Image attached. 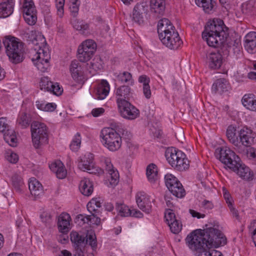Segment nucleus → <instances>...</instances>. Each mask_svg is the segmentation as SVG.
<instances>
[{"label": "nucleus", "mask_w": 256, "mask_h": 256, "mask_svg": "<svg viewBox=\"0 0 256 256\" xmlns=\"http://www.w3.org/2000/svg\"><path fill=\"white\" fill-rule=\"evenodd\" d=\"M228 84L224 78H219L216 80L212 85V90L215 93L222 94L228 90Z\"/></svg>", "instance_id": "obj_31"}, {"label": "nucleus", "mask_w": 256, "mask_h": 256, "mask_svg": "<svg viewBox=\"0 0 256 256\" xmlns=\"http://www.w3.org/2000/svg\"><path fill=\"white\" fill-rule=\"evenodd\" d=\"M41 222L42 223H50L52 222V216L48 212H43L40 214Z\"/></svg>", "instance_id": "obj_53"}, {"label": "nucleus", "mask_w": 256, "mask_h": 256, "mask_svg": "<svg viewBox=\"0 0 256 256\" xmlns=\"http://www.w3.org/2000/svg\"><path fill=\"white\" fill-rule=\"evenodd\" d=\"M73 27L80 34L88 35L90 34L89 24L82 20H76L72 22Z\"/></svg>", "instance_id": "obj_32"}, {"label": "nucleus", "mask_w": 256, "mask_h": 256, "mask_svg": "<svg viewBox=\"0 0 256 256\" xmlns=\"http://www.w3.org/2000/svg\"><path fill=\"white\" fill-rule=\"evenodd\" d=\"M110 92V85L108 82L102 80L96 90V96L98 100H104L108 94Z\"/></svg>", "instance_id": "obj_30"}, {"label": "nucleus", "mask_w": 256, "mask_h": 256, "mask_svg": "<svg viewBox=\"0 0 256 256\" xmlns=\"http://www.w3.org/2000/svg\"><path fill=\"white\" fill-rule=\"evenodd\" d=\"M50 168L54 172L56 177L60 179L64 178L66 172L64 168L63 164L60 160L56 161L49 165Z\"/></svg>", "instance_id": "obj_25"}, {"label": "nucleus", "mask_w": 256, "mask_h": 256, "mask_svg": "<svg viewBox=\"0 0 256 256\" xmlns=\"http://www.w3.org/2000/svg\"><path fill=\"white\" fill-rule=\"evenodd\" d=\"M196 4L202 6L204 10L207 13H210L214 10L216 2L214 0H196Z\"/></svg>", "instance_id": "obj_33"}, {"label": "nucleus", "mask_w": 256, "mask_h": 256, "mask_svg": "<svg viewBox=\"0 0 256 256\" xmlns=\"http://www.w3.org/2000/svg\"><path fill=\"white\" fill-rule=\"evenodd\" d=\"M22 7L25 21L29 25H34L37 18L36 10L32 0H24Z\"/></svg>", "instance_id": "obj_11"}, {"label": "nucleus", "mask_w": 256, "mask_h": 256, "mask_svg": "<svg viewBox=\"0 0 256 256\" xmlns=\"http://www.w3.org/2000/svg\"><path fill=\"white\" fill-rule=\"evenodd\" d=\"M165 184L170 192H175L174 188H178V186H181L180 182L178 180V178L170 174H167L164 176ZM181 188V187L180 188Z\"/></svg>", "instance_id": "obj_24"}, {"label": "nucleus", "mask_w": 256, "mask_h": 256, "mask_svg": "<svg viewBox=\"0 0 256 256\" xmlns=\"http://www.w3.org/2000/svg\"><path fill=\"white\" fill-rule=\"evenodd\" d=\"M243 106L247 109L256 112V96L252 94H246L242 98Z\"/></svg>", "instance_id": "obj_27"}, {"label": "nucleus", "mask_w": 256, "mask_h": 256, "mask_svg": "<svg viewBox=\"0 0 256 256\" xmlns=\"http://www.w3.org/2000/svg\"><path fill=\"white\" fill-rule=\"evenodd\" d=\"M100 207L101 202L100 198H93L87 204L88 210L92 214L93 221H94L93 224H98L100 222V218L98 216L100 213L98 208Z\"/></svg>", "instance_id": "obj_18"}, {"label": "nucleus", "mask_w": 256, "mask_h": 256, "mask_svg": "<svg viewBox=\"0 0 256 256\" xmlns=\"http://www.w3.org/2000/svg\"><path fill=\"white\" fill-rule=\"evenodd\" d=\"M136 202L138 207L146 214L152 210L151 202L148 196L144 192H137L136 196Z\"/></svg>", "instance_id": "obj_16"}, {"label": "nucleus", "mask_w": 256, "mask_h": 256, "mask_svg": "<svg viewBox=\"0 0 256 256\" xmlns=\"http://www.w3.org/2000/svg\"><path fill=\"white\" fill-rule=\"evenodd\" d=\"M79 189L82 194L86 196H89L93 192L92 182L87 178L82 180L80 181L79 184Z\"/></svg>", "instance_id": "obj_29"}, {"label": "nucleus", "mask_w": 256, "mask_h": 256, "mask_svg": "<svg viewBox=\"0 0 256 256\" xmlns=\"http://www.w3.org/2000/svg\"><path fill=\"white\" fill-rule=\"evenodd\" d=\"M185 240L190 249L204 253V256H222L220 252L210 248L224 245L227 242L222 232L214 227L195 230L187 236Z\"/></svg>", "instance_id": "obj_1"}, {"label": "nucleus", "mask_w": 256, "mask_h": 256, "mask_svg": "<svg viewBox=\"0 0 256 256\" xmlns=\"http://www.w3.org/2000/svg\"><path fill=\"white\" fill-rule=\"evenodd\" d=\"M4 138L6 142H8L10 138L12 137V136L14 135L15 132L14 130H10L9 128L4 131Z\"/></svg>", "instance_id": "obj_60"}, {"label": "nucleus", "mask_w": 256, "mask_h": 256, "mask_svg": "<svg viewBox=\"0 0 256 256\" xmlns=\"http://www.w3.org/2000/svg\"><path fill=\"white\" fill-rule=\"evenodd\" d=\"M222 56L218 52H212L206 54V64L211 70L220 68L222 64Z\"/></svg>", "instance_id": "obj_17"}, {"label": "nucleus", "mask_w": 256, "mask_h": 256, "mask_svg": "<svg viewBox=\"0 0 256 256\" xmlns=\"http://www.w3.org/2000/svg\"><path fill=\"white\" fill-rule=\"evenodd\" d=\"M85 238L86 244L90 246L93 250H96L97 248V240L94 231L91 230H88Z\"/></svg>", "instance_id": "obj_39"}, {"label": "nucleus", "mask_w": 256, "mask_h": 256, "mask_svg": "<svg viewBox=\"0 0 256 256\" xmlns=\"http://www.w3.org/2000/svg\"><path fill=\"white\" fill-rule=\"evenodd\" d=\"M164 218L166 224H174L175 222L176 224H178L174 214L170 211H168L165 213Z\"/></svg>", "instance_id": "obj_50"}, {"label": "nucleus", "mask_w": 256, "mask_h": 256, "mask_svg": "<svg viewBox=\"0 0 256 256\" xmlns=\"http://www.w3.org/2000/svg\"><path fill=\"white\" fill-rule=\"evenodd\" d=\"M216 154V158L230 170L240 160L234 152L226 147L217 148Z\"/></svg>", "instance_id": "obj_8"}, {"label": "nucleus", "mask_w": 256, "mask_h": 256, "mask_svg": "<svg viewBox=\"0 0 256 256\" xmlns=\"http://www.w3.org/2000/svg\"><path fill=\"white\" fill-rule=\"evenodd\" d=\"M231 170L236 172L238 176L244 180L250 182L254 178L253 172L248 166L243 164L240 160L236 164L232 167Z\"/></svg>", "instance_id": "obj_12"}, {"label": "nucleus", "mask_w": 256, "mask_h": 256, "mask_svg": "<svg viewBox=\"0 0 256 256\" xmlns=\"http://www.w3.org/2000/svg\"><path fill=\"white\" fill-rule=\"evenodd\" d=\"M104 112V110L103 108H96L92 110V114L94 116L97 117L103 114Z\"/></svg>", "instance_id": "obj_63"}, {"label": "nucleus", "mask_w": 256, "mask_h": 256, "mask_svg": "<svg viewBox=\"0 0 256 256\" xmlns=\"http://www.w3.org/2000/svg\"><path fill=\"white\" fill-rule=\"evenodd\" d=\"M30 40L35 46L34 50H38V52H42V56H44V48L46 45L45 38L40 33L36 31H32L28 36Z\"/></svg>", "instance_id": "obj_15"}, {"label": "nucleus", "mask_w": 256, "mask_h": 256, "mask_svg": "<svg viewBox=\"0 0 256 256\" xmlns=\"http://www.w3.org/2000/svg\"><path fill=\"white\" fill-rule=\"evenodd\" d=\"M116 77L118 80L122 84H128L130 86L134 84L132 74L128 72H120Z\"/></svg>", "instance_id": "obj_36"}, {"label": "nucleus", "mask_w": 256, "mask_h": 256, "mask_svg": "<svg viewBox=\"0 0 256 256\" xmlns=\"http://www.w3.org/2000/svg\"><path fill=\"white\" fill-rule=\"evenodd\" d=\"M14 0H7L0 4V18H5L10 16L14 12Z\"/></svg>", "instance_id": "obj_23"}, {"label": "nucleus", "mask_w": 256, "mask_h": 256, "mask_svg": "<svg viewBox=\"0 0 256 256\" xmlns=\"http://www.w3.org/2000/svg\"><path fill=\"white\" fill-rule=\"evenodd\" d=\"M78 166L80 170L92 174L100 175L104 173V170L95 166L93 154L91 153L80 156L78 160Z\"/></svg>", "instance_id": "obj_9"}, {"label": "nucleus", "mask_w": 256, "mask_h": 256, "mask_svg": "<svg viewBox=\"0 0 256 256\" xmlns=\"http://www.w3.org/2000/svg\"><path fill=\"white\" fill-rule=\"evenodd\" d=\"M3 44L10 62L17 64L23 61L24 58L23 42L14 36H8L4 37Z\"/></svg>", "instance_id": "obj_3"}, {"label": "nucleus", "mask_w": 256, "mask_h": 256, "mask_svg": "<svg viewBox=\"0 0 256 256\" xmlns=\"http://www.w3.org/2000/svg\"><path fill=\"white\" fill-rule=\"evenodd\" d=\"M158 169L155 164H151L146 168V174L148 181L154 183L158 179Z\"/></svg>", "instance_id": "obj_35"}, {"label": "nucleus", "mask_w": 256, "mask_h": 256, "mask_svg": "<svg viewBox=\"0 0 256 256\" xmlns=\"http://www.w3.org/2000/svg\"><path fill=\"white\" fill-rule=\"evenodd\" d=\"M70 70L73 79L76 82L80 81L82 78V68L77 60L72 61L70 66Z\"/></svg>", "instance_id": "obj_20"}, {"label": "nucleus", "mask_w": 256, "mask_h": 256, "mask_svg": "<svg viewBox=\"0 0 256 256\" xmlns=\"http://www.w3.org/2000/svg\"><path fill=\"white\" fill-rule=\"evenodd\" d=\"M120 116L124 118L133 120L140 116L139 110L130 102L118 104Z\"/></svg>", "instance_id": "obj_10"}, {"label": "nucleus", "mask_w": 256, "mask_h": 256, "mask_svg": "<svg viewBox=\"0 0 256 256\" xmlns=\"http://www.w3.org/2000/svg\"><path fill=\"white\" fill-rule=\"evenodd\" d=\"M6 159L10 162L16 164L18 160V157L16 154L11 152L10 154L8 153Z\"/></svg>", "instance_id": "obj_56"}, {"label": "nucleus", "mask_w": 256, "mask_h": 256, "mask_svg": "<svg viewBox=\"0 0 256 256\" xmlns=\"http://www.w3.org/2000/svg\"><path fill=\"white\" fill-rule=\"evenodd\" d=\"M32 142L36 148H40L48 142L47 127L44 123L34 121L31 124Z\"/></svg>", "instance_id": "obj_4"}, {"label": "nucleus", "mask_w": 256, "mask_h": 256, "mask_svg": "<svg viewBox=\"0 0 256 256\" xmlns=\"http://www.w3.org/2000/svg\"><path fill=\"white\" fill-rule=\"evenodd\" d=\"M176 38H174L173 36H170L168 42H169L170 44H171V46L172 45V46H170L168 45H167L166 44H164L171 50H176V49L178 48L180 46V45L182 44V42L180 40L178 33V36H176Z\"/></svg>", "instance_id": "obj_43"}, {"label": "nucleus", "mask_w": 256, "mask_h": 256, "mask_svg": "<svg viewBox=\"0 0 256 256\" xmlns=\"http://www.w3.org/2000/svg\"><path fill=\"white\" fill-rule=\"evenodd\" d=\"M8 129V125L6 123V120L4 118H0V132H4Z\"/></svg>", "instance_id": "obj_59"}, {"label": "nucleus", "mask_w": 256, "mask_h": 256, "mask_svg": "<svg viewBox=\"0 0 256 256\" xmlns=\"http://www.w3.org/2000/svg\"><path fill=\"white\" fill-rule=\"evenodd\" d=\"M116 208L122 216H130L132 210L128 206L121 204L118 205Z\"/></svg>", "instance_id": "obj_49"}, {"label": "nucleus", "mask_w": 256, "mask_h": 256, "mask_svg": "<svg viewBox=\"0 0 256 256\" xmlns=\"http://www.w3.org/2000/svg\"><path fill=\"white\" fill-rule=\"evenodd\" d=\"M81 144V138L80 134L79 133H77L74 139L72 140L71 144L70 145V148L72 151H77L80 146Z\"/></svg>", "instance_id": "obj_48"}, {"label": "nucleus", "mask_w": 256, "mask_h": 256, "mask_svg": "<svg viewBox=\"0 0 256 256\" xmlns=\"http://www.w3.org/2000/svg\"><path fill=\"white\" fill-rule=\"evenodd\" d=\"M165 156L168 163L172 166L181 156H186L180 150L174 148H168L165 152Z\"/></svg>", "instance_id": "obj_21"}, {"label": "nucleus", "mask_w": 256, "mask_h": 256, "mask_svg": "<svg viewBox=\"0 0 256 256\" xmlns=\"http://www.w3.org/2000/svg\"><path fill=\"white\" fill-rule=\"evenodd\" d=\"M175 28L172 25L170 22L167 18H164L160 20L158 24V32L160 39L163 44H166L171 46L168 40L170 36H173L176 38L178 32L174 31Z\"/></svg>", "instance_id": "obj_6"}, {"label": "nucleus", "mask_w": 256, "mask_h": 256, "mask_svg": "<svg viewBox=\"0 0 256 256\" xmlns=\"http://www.w3.org/2000/svg\"><path fill=\"white\" fill-rule=\"evenodd\" d=\"M57 224H70L72 218L70 214L66 212L61 213L57 216Z\"/></svg>", "instance_id": "obj_46"}, {"label": "nucleus", "mask_w": 256, "mask_h": 256, "mask_svg": "<svg viewBox=\"0 0 256 256\" xmlns=\"http://www.w3.org/2000/svg\"><path fill=\"white\" fill-rule=\"evenodd\" d=\"M12 182L16 192H20L22 190L24 184L20 176L18 174H13L12 177Z\"/></svg>", "instance_id": "obj_38"}, {"label": "nucleus", "mask_w": 256, "mask_h": 256, "mask_svg": "<svg viewBox=\"0 0 256 256\" xmlns=\"http://www.w3.org/2000/svg\"><path fill=\"white\" fill-rule=\"evenodd\" d=\"M181 187V188H174V191L176 192V194L175 192H171L174 196L178 198H182L184 196L186 195V191L181 184V186H180V188Z\"/></svg>", "instance_id": "obj_55"}, {"label": "nucleus", "mask_w": 256, "mask_h": 256, "mask_svg": "<svg viewBox=\"0 0 256 256\" xmlns=\"http://www.w3.org/2000/svg\"><path fill=\"white\" fill-rule=\"evenodd\" d=\"M44 110L45 112H53L54 111L56 108V105L54 103H46V105L44 106Z\"/></svg>", "instance_id": "obj_62"}, {"label": "nucleus", "mask_w": 256, "mask_h": 256, "mask_svg": "<svg viewBox=\"0 0 256 256\" xmlns=\"http://www.w3.org/2000/svg\"><path fill=\"white\" fill-rule=\"evenodd\" d=\"M17 122L22 128H27L30 122V115L24 112L20 113L17 120Z\"/></svg>", "instance_id": "obj_40"}, {"label": "nucleus", "mask_w": 256, "mask_h": 256, "mask_svg": "<svg viewBox=\"0 0 256 256\" xmlns=\"http://www.w3.org/2000/svg\"><path fill=\"white\" fill-rule=\"evenodd\" d=\"M58 230L62 234H67L70 230L72 225H58Z\"/></svg>", "instance_id": "obj_58"}, {"label": "nucleus", "mask_w": 256, "mask_h": 256, "mask_svg": "<svg viewBox=\"0 0 256 256\" xmlns=\"http://www.w3.org/2000/svg\"><path fill=\"white\" fill-rule=\"evenodd\" d=\"M236 130V127L233 125L229 126L226 130V136L228 141L232 144L234 146H238L240 142H238V133Z\"/></svg>", "instance_id": "obj_28"}, {"label": "nucleus", "mask_w": 256, "mask_h": 256, "mask_svg": "<svg viewBox=\"0 0 256 256\" xmlns=\"http://www.w3.org/2000/svg\"><path fill=\"white\" fill-rule=\"evenodd\" d=\"M148 6L144 4H137L134 8L132 19L139 24L144 22V16L148 12Z\"/></svg>", "instance_id": "obj_19"}, {"label": "nucleus", "mask_w": 256, "mask_h": 256, "mask_svg": "<svg viewBox=\"0 0 256 256\" xmlns=\"http://www.w3.org/2000/svg\"><path fill=\"white\" fill-rule=\"evenodd\" d=\"M104 146L110 151L118 150L122 144V139L120 134L113 128H103L100 133Z\"/></svg>", "instance_id": "obj_5"}, {"label": "nucleus", "mask_w": 256, "mask_h": 256, "mask_svg": "<svg viewBox=\"0 0 256 256\" xmlns=\"http://www.w3.org/2000/svg\"><path fill=\"white\" fill-rule=\"evenodd\" d=\"M238 146H236L235 150L240 154L247 155L248 154V147L250 146L253 142L254 137L252 130L248 128H243L238 131Z\"/></svg>", "instance_id": "obj_7"}, {"label": "nucleus", "mask_w": 256, "mask_h": 256, "mask_svg": "<svg viewBox=\"0 0 256 256\" xmlns=\"http://www.w3.org/2000/svg\"><path fill=\"white\" fill-rule=\"evenodd\" d=\"M202 207H204V208L211 210L214 208V205L212 202L208 200H204L202 203Z\"/></svg>", "instance_id": "obj_64"}, {"label": "nucleus", "mask_w": 256, "mask_h": 256, "mask_svg": "<svg viewBox=\"0 0 256 256\" xmlns=\"http://www.w3.org/2000/svg\"><path fill=\"white\" fill-rule=\"evenodd\" d=\"M70 12L75 16L78 11L80 2L79 0H70Z\"/></svg>", "instance_id": "obj_52"}, {"label": "nucleus", "mask_w": 256, "mask_h": 256, "mask_svg": "<svg viewBox=\"0 0 256 256\" xmlns=\"http://www.w3.org/2000/svg\"><path fill=\"white\" fill-rule=\"evenodd\" d=\"M70 240L72 243L76 246V247L84 244L85 241V237L80 235L76 232H72L70 233Z\"/></svg>", "instance_id": "obj_42"}, {"label": "nucleus", "mask_w": 256, "mask_h": 256, "mask_svg": "<svg viewBox=\"0 0 256 256\" xmlns=\"http://www.w3.org/2000/svg\"><path fill=\"white\" fill-rule=\"evenodd\" d=\"M28 188L32 195L38 197L44 192L42 184L35 178H31L28 182Z\"/></svg>", "instance_id": "obj_22"}, {"label": "nucleus", "mask_w": 256, "mask_h": 256, "mask_svg": "<svg viewBox=\"0 0 256 256\" xmlns=\"http://www.w3.org/2000/svg\"><path fill=\"white\" fill-rule=\"evenodd\" d=\"M103 166L104 167L105 170L109 174L108 180L111 186H116L119 180V174L118 172L114 168L113 165L111 162L110 158H104L102 160Z\"/></svg>", "instance_id": "obj_14"}, {"label": "nucleus", "mask_w": 256, "mask_h": 256, "mask_svg": "<svg viewBox=\"0 0 256 256\" xmlns=\"http://www.w3.org/2000/svg\"><path fill=\"white\" fill-rule=\"evenodd\" d=\"M78 48L94 55L96 48V44L92 40H87L84 42Z\"/></svg>", "instance_id": "obj_37"}, {"label": "nucleus", "mask_w": 256, "mask_h": 256, "mask_svg": "<svg viewBox=\"0 0 256 256\" xmlns=\"http://www.w3.org/2000/svg\"><path fill=\"white\" fill-rule=\"evenodd\" d=\"M92 54L88 53L86 51L80 48L78 50V58L80 61L84 62L88 61L92 56Z\"/></svg>", "instance_id": "obj_47"}, {"label": "nucleus", "mask_w": 256, "mask_h": 256, "mask_svg": "<svg viewBox=\"0 0 256 256\" xmlns=\"http://www.w3.org/2000/svg\"><path fill=\"white\" fill-rule=\"evenodd\" d=\"M56 1L58 14L60 16L62 17L64 14V0H56Z\"/></svg>", "instance_id": "obj_54"}, {"label": "nucleus", "mask_w": 256, "mask_h": 256, "mask_svg": "<svg viewBox=\"0 0 256 256\" xmlns=\"http://www.w3.org/2000/svg\"><path fill=\"white\" fill-rule=\"evenodd\" d=\"M40 86L41 90L50 92L52 86H54V83L50 80L48 77H43L40 80Z\"/></svg>", "instance_id": "obj_45"}, {"label": "nucleus", "mask_w": 256, "mask_h": 256, "mask_svg": "<svg viewBox=\"0 0 256 256\" xmlns=\"http://www.w3.org/2000/svg\"><path fill=\"white\" fill-rule=\"evenodd\" d=\"M244 47L250 53L256 52V39L253 41L245 40Z\"/></svg>", "instance_id": "obj_51"}, {"label": "nucleus", "mask_w": 256, "mask_h": 256, "mask_svg": "<svg viewBox=\"0 0 256 256\" xmlns=\"http://www.w3.org/2000/svg\"><path fill=\"white\" fill-rule=\"evenodd\" d=\"M133 90L128 85H122L119 86L116 90V98L117 104L130 102L132 98Z\"/></svg>", "instance_id": "obj_13"}, {"label": "nucleus", "mask_w": 256, "mask_h": 256, "mask_svg": "<svg viewBox=\"0 0 256 256\" xmlns=\"http://www.w3.org/2000/svg\"><path fill=\"white\" fill-rule=\"evenodd\" d=\"M182 225H168L171 232L174 234H178L182 229Z\"/></svg>", "instance_id": "obj_61"}, {"label": "nucleus", "mask_w": 256, "mask_h": 256, "mask_svg": "<svg viewBox=\"0 0 256 256\" xmlns=\"http://www.w3.org/2000/svg\"><path fill=\"white\" fill-rule=\"evenodd\" d=\"M75 223L78 224H88L89 222L93 224L94 221H93L92 216H84L83 214H78L77 216L74 220Z\"/></svg>", "instance_id": "obj_44"}, {"label": "nucleus", "mask_w": 256, "mask_h": 256, "mask_svg": "<svg viewBox=\"0 0 256 256\" xmlns=\"http://www.w3.org/2000/svg\"><path fill=\"white\" fill-rule=\"evenodd\" d=\"M180 158L172 166L178 170L182 171L188 168V160L185 158V156Z\"/></svg>", "instance_id": "obj_41"}, {"label": "nucleus", "mask_w": 256, "mask_h": 256, "mask_svg": "<svg viewBox=\"0 0 256 256\" xmlns=\"http://www.w3.org/2000/svg\"><path fill=\"white\" fill-rule=\"evenodd\" d=\"M150 10L152 12L161 16L164 14L166 4L164 0H150Z\"/></svg>", "instance_id": "obj_26"}, {"label": "nucleus", "mask_w": 256, "mask_h": 256, "mask_svg": "<svg viewBox=\"0 0 256 256\" xmlns=\"http://www.w3.org/2000/svg\"><path fill=\"white\" fill-rule=\"evenodd\" d=\"M42 52H38L36 56L34 64L37 67L38 69L42 72H44L48 66V58H44L41 57V54Z\"/></svg>", "instance_id": "obj_34"}, {"label": "nucleus", "mask_w": 256, "mask_h": 256, "mask_svg": "<svg viewBox=\"0 0 256 256\" xmlns=\"http://www.w3.org/2000/svg\"><path fill=\"white\" fill-rule=\"evenodd\" d=\"M50 92H52V94L56 96H59L62 94V89L58 83H54V86H52Z\"/></svg>", "instance_id": "obj_57"}, {"label": "nucleus", "mask_w": 256, "mask_h": 256, "mask_svg": "<svg viewBox=\"0 0 256 256\" xmlns=\"http://www.w3.org/2000/svg\"><path fill=\"white\" fill-rule=\"evenodd\" d=\"M228 36L227 28L220 19H214L208 22L202 33V38L211 47L220 46Z\"/></svg>", "instance_id": "obj_2"}]
</instances>
